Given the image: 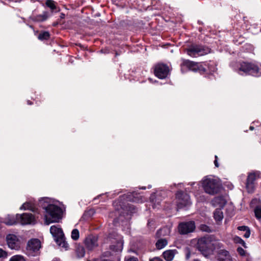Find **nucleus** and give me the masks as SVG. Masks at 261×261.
Instances as JSON below:
<instances>
[{
    "label": "nucleus",
    "instance_id": "obj_1",
    "mask_svg": "<svg viewBox=\"0 0 261 261\" xmlns=\"http://www.w3.org/2000/svg\"><path fill=\"white\" fill-rule=\"evenodd\" d=\"M38 205L45 211L44 215L45 223L46 225L54 222H58L62 219L63 211L62 208L56 205L51 204L48 198H43L39 200Z\"/></svg>",
    "mask_w": 261,
    "mask_h": 261
},
{
    "label": "nucleus",
    "instance_id": "obj_2",
    "mask_svg": "<svg viewBox=\"0 0 261 261\" xmlns=\"http://www.w3.org/2000/svg\"><path fill=\"white\" fill-rule=\"evenodd\" d=\"M181 70L185 71V68L200 74H211L216 71L217 68L214 63H199L189 60L182 59L180 64Z\"/></svg>",
    "mask_w": 261,
    "mask_h": 261
},
{
    "label": "nucleus",
    "instance_id": "obj_3",
    "mask_svg": "<svg viewBox=\"0 0 261 261\" xmlns=\"http://www.w3.org/2000/svg\"><path fill=\"white\" fill-rule=\"evenodd\" d=\"M222 244L215 240L213 236L207 235L198 240L197 248L205 256L213 253L214 250L221 248Z\"/></svg>",
    "mask_w": 261,
    "mask_h": 261
},
{
    "label": "nucleus",
    "instance_id": "obj_4",
    "mask_svg": "<svg viewBox=\"0 0 261 261\" xmlns=\"http://www.w3.org/2000/svg\"><path fill=\"white\" fill-rule=\"evenodd\" d=\"M236 71L240 75H251L258 77L261 76V65L252 62H242L239 63Z\"/></svg>",
    "mask_w": 261,
    "mask_h": 261
},
{
    "label": "nucleus",
    "instance_id": "obj_5",
    "mask_svg": "<svg viewBox=\"0 0 261 261\" xmlns=\"http://www.w3.org/2000/svg\"><path fill=\"white\" fill-rule=\"evenodd\" d=\"M50 232L57 245L67 250L69 246L65 241V238L62 228L59 225H53L50 228Z\"/></svg>",
    "mask_w": 261,
    "mask_h": 261
},
{
    "label": "nucleus",
    "instance_id": "obj_6",
    "mask_svg": "<svg viewBox=\"0 0 261 261\" xmlns=\"http://www.w3.org/2000/svg\"><path fill=\"white\" fill-rule=\"evenodd\" d=\"M202 184L204 191L210 195H214L220 190L219 181L213 177H205Z\"/></svg>",
    "mask_w": 261,
    "mask_h": 261
},
{
    "label": "nucleus",
    "instance_id": "obj_7",
    "mask_svg": "<svg viewBox=\"0 0 261 261\" xmlns=\"http://www.w3.org/2000/svg\"><path fill=\"white\" fill-rule=\"evenodd\" d=\"M41 242L38 239H32L27 243L25 253L29 256H36L40 254Z\"/></svg>",
    "mask_w": 261,
    "mask_h": 261
},
{
    "label": "nucleus",
    "instance_id": "obj_8",
    "mask_svg": "<svg viewBox=\"0 0 261 261\" xmlns=\"http://www.w3.org/2000/svg\"><path fill=\"white\" fill-rule=\"evenodd\" d=\"M6 241L8 247L11 249L15 250H20L23 244V241L20 236L11 233L7 235Z\"/></svg>",
    "mask_w": 261,
    "mask_h": 261
},
{
    "label": "nucleus",
    "instance_id": "obj_9",
    "mask_svg": "<svg viewBox=\"0 0 261 261\" xmlns=\"http://www.w3.org/2000/svg\"><path fill=\"white\" fill-rule=\"evenodd\" d=\"M186 52L192 57H197L208 54L210 52V49L201 45H192L186 49Z\"/></svg>",
    "mask_w": 261,
    "mask_h": 261
},
{
    "label": "nucleus",
    "instance_id": "obj_10",
    "mask_svg": "<svg viewBox=\"0 0 261 261\" xmlns=\"http://www.w3.org/2000/svg\"><path fill=\"white\" fill-rule=\"evenodd\" d=\"M176 198L177 199V206L178 209L188 206L191 204L190 196L181 191L177 192Z\"/></svg>",
    "mask_w": 261,
    "mask_h": 261
},
{
    "label": "nucleus",
    "instance_id": "obj_11",
    "mask_svg": "<svg viewBox=\"0 0 261 261\" xmlns=\"http://www.w3.org/2000/svg\"><path fill=\"white\" fill-rule=\"evenodd\" d=\"M169 67L165 64L160 63L155 66L154 74L160 79H164L167 77L169 74Z\"/></svg>",
    "mask_w": 261,
    "mask_h": 261
},
{
    "label": "nucleus",
    "instance_id": "obj_12",
    "mask_svg": "<svg viewBox=\"0 0 261 261\" xmlns=\"http://www.w3.org/2000/svg\"><path fill=\"white\" fill-rule=\"evenodd\" d=\"M195 229V224L193 221L181 222L178 225V231L181 234L192 232Z\"/></svg>",
    "mask_w": 261,
    "mask_h": 261
},
{
    "label": "nucleus",
    "instance_id": "obj_13",
    "mask_svg": "<svg viewBox=\"0 0 261 261\" xmlns=\"http://www.w3.org/2000/svg\"><path fill=\"white\" fill-rule=\"evenodd\" d=\"M260 173L258 171L249 173L246 183V188L249 193H253L254 190V181L259 176Z\"/></svg>",
    "mask_w": 261,
    "mask_h": 261
},
{
    "label": "nucleus",
    "instance_id": "obj_14",
    "mask_svg": "<svg viewBox=\"0 0 261 261\" xmlns=\"http://www.w3.org/2000/svg\"><path fill=\"white\" fill-rule=\"evenodd\" d=\"M17 219L20 220L22 224H31L34 222L35 217L30 213H24L22 215H16Z\"/></svg>",
    "mask_w": 261,
    "mask_h": 261
},
{
    "label": "nucleus",
    "instance_id": "obj_15",
    "mask_svg": "<svg viewBox=\"0 0 261 261\" xmlns=\"http://www.w3.org/2000/svg\"><path fill=\"white\" fill-rule=\"evenodd\" d=\"M85 244L88 250L93 249L98 246L97 237L93 235L88 236L85 240Z\"/></svg>",
    "mask_w": 261,
    "mask_h": 261
},
{
    "label": "nucleus",
    "instance_id": "obj_16",
    "mask_svg": "<svg viewBox=\"0 0 261 261\" xmlns=\"http://www.w3.org/2000/svg\"><path fill=\"white\" fill-rule=\"evenodd\" d=\"M21 210H29L33 212H37L38 211L37 206L34 200H30L24 203L20 207Z\"/></svg>",
    "mask_w": 261,
    "mask_h": 261
},
{
    "label": "nucleus",
    "instance_id": "obj_17",
    "mask_svg": "<svg viewBox=\"0 0 261 261\" xmlns=\"http://www.w3.org/2000/svg\"><path fill=\"white\" fill-rule=\"evenodd\" d=\"M48 17V13L46 11H44L42 14L35 15L32 14L30 18L35 22H42L46 20Z\"/></svg>",
    "mask_w": 261,
    "mask_h": 261
},
{
    "label": "nucleus",
    "instance_id": "obj_18",
    "mask_svg": "<svg viewBox=\"0 0 261 261\" xmlns=\"http://www.w3.org/2000/svg\"><path fill=\"white\" fill-rule=\"evenodd\" d=\"M213 204L215 206L223 207L226 204V201L224 196H218L215 197L212 200Z\"/></svg>",
    "mask_w": 261,
    "mask_h": 261
},
{
    "label": "nucleus",
    "instance_id": "obj_19",
    "mask_svg": "<svg viewBox=\"0 0 261 261\" xmlns=\"http://www.w3.org/2000/svg\"><path fill=\"white\" fill-rule=\"evenodd\" d=\"M170 229L168 227H163L156 231L155 237L157 238H161L162 237L169 236L170 233Z\"/></svg>",
    "mask_w": 261,
    "mask_h": 261
},
{
    "label": "nucleus",
    "instance_id": "obj_20",
    "mask_svg": "<svg viewBox=\"0 0 261 261\" xmlns=\"http://www.w3.org/2000/svg\"><path fill=\"white\" fill-rule=\"evenodd\" d=\"M176 252V250H166L163 254L164 258L167 261H172Z\"/></svg>",
    "mask_w": 261,
    "mask_h": 261
},
{
    "label": "nucleus",
    "instance_id": "obj_21",
    "mask_svg": "<svg viewBox=\"0 0 261 261\" xmlns=\"http://www.w3.org/2000/svg\"><path fill=\"white\" fill-rule=\"evenodd\" d=\"M75 251L77 257L80 258L85 256V249L83 246L81 245H77L75 246Z\"/></svg>",
    "mask_w": 261,
    "mask_h": 261
},
{
    "label": "nucleus",
    "instance_id": "obj_22",
    "mask_svg": "<svg viewBox=\"0 0 261 261\" xmlns=\"http://www.w3.org/2000/svg\"><path fill=\"white\" fill-rule=\"evenodd\" d=\"M229 256V253L228 251L224 249L220 250L218 253V260L219 261H225Z\"/></svg>",
    "mask_w": 261,
    "mask_h": 261
},
{
    "label": "nucleus",
    "instance_id": "obj_23",
    "mask_svg": "<svg viewBox=\"0 0 261 261\" xmlns=\"http://www.w3.org/2000/svg\"><path fill=\"white\" fill-rule=\"evenodd\" d=\"M110 249L115 252L121 251L123 248V243L121 240L117 241L115 244L110 246Z\"/></svg>",
    "mask_w": 261,
    "mask_h": 261
},
{
    "label": "nucleus",
    "instance_id": "obj_24",
    "mask_svg": "<svg viewBox=\"0 0 261 261\" xmlns=\"http://www.w3.org/2000/svg\"><path fill=\"white\" fill-rule=\"evenodd\" d=\"M168 244V241L166 239H159L155 243V247L158 250L164 248Z\"/></svg>",
    "mask_w": 261,
    "mask_h": 261
},
{
    "label": "nucleus",
    "instance_id": "obj_25",
    "mask_svg": "<svg viewBox=\"0 0 261 261\" xmlns=\"http://www.w3.org/2000/svg\"><path fill=\"white\" fill-rule=\"evenodd\" d=\"M45 4L47 7L50 9L52 12H57L59 11V9L56 6V3L53 0H47L45 2Z\"/></svg>",
    "mask_w": 261,
    "mask_h": 261
},
{
    "label": "nucleus",
    "instance_id": "obj_26",
    "mask_svg": "<svg viewBox=\"0 0 261 261\" xmlns=\"http://www.w3.org/2000/svg\"><path fill=\"white\" fill-rule=\"evenodd\" d=\"M17 217L16 218L13 216L8 215L4 220V223L8 225H12L16 223Z\"/></svg>",
    "mask_w": 261,
    "mask_h": 261
},
{
    "label": "nucleus",
    "instance_id": "obj_27",
    "mask_svg": "<svg viewBox=\"0 0 261 261\" xmlns=\"http://www.w3.org/2000/svg\"><path fill=\"white\" fill-rule=\"evenodd\" d=\"M214 217L216 221H221L223 218V213L220 209H216L214 213Z\"/></svg>",
    "mask_w": 261,
    "mask_h": 261
},
{
    "label": "nucleus",
    "instance_id": "obj_28",
    "mask_svg": "<svg viewBox=\"0 0 261 261\" xmlns=\"http://www.w3.org/2000/svg\"><path fill=\"white\" fill-rule=\"evenodd\" d=\"M50 34L48 32L44 31L41 32L38 35V38L40 40H48L49 38Z\"/></svg>",
    "mask_w": 261,
    "mask_h": 261
},
{
    "label": "nucleus",
    "instance_id": "obj_29",
    "mask_svg": "<svg viewBox=\"0 0 261 261\" xmlns=\"http://www.w3.org/2000/svg\"><path fill=\"white\" fill-rule=\"evenodd\" d=\"M9 261H26V259L23 255L17 254L12 256Z\"/></svg>",
    "mask_w": 261,
    "mask_h": 261
},
{
    "label": "nucleus",
    "instance_id": "obj_30",
    "mask_svg": "<svg viewBox=\"0 0 261 261\" xmlns=\"http://www.w3.org/2000/svg\"><path fill=\"white\" fill-rule=\"evenodd\" d=\"M233 241L236 244H240L242 245L244 248H246L247 246L244 241L238 236H235L233 238Z\"/></svg>",
    "mask_w": 261,
    "mask_h": 261
},
{
    "label": "nucleus",
    "instance_id": "obj_31",
    "mask_svg": "<svg viewBox=\"0 0 261 261\" xmlns=\"http://www.w3.org/2000/svg\"><path fill=\"white\" fill-rule=\"evenodd\" d=\"M254 214L257 219H261V205H258L255 207L254 208Z\"/></svg>",
    "mask_w": 261,
    "mask_h": 261
},
{
    "label": "nucleus",
    "instance_id": "obj_32",
    "mask_svg": "<svg viewBox=\"0 0 261 261\" xmlns=\"http://www.w3.org/2000/svg\"><path fill=\"white\" fill-rule=\"evenodd\" d=\"M71 238L73 240H77L79 238V231L77 229H73L71 232Z\"/></svg>",
    "mask_w": 261,
    "mask_h": 261
},
{
    "label": "nucleus",
    "instance_id": "obj_33",
    "mask_svg": "<svg viewBox=\"0 0 261 261\" xmlns=\"http://www.w3.org/2000/svg\"><path fill=\"white\" fill-rule=\"evenodd\" d=\"M200 229L203 231L210 232L212 231L211 228L205 224H201L200 226Z\"/></svg>",
    "mask_w": 261,
    "mask_h": 261
},
{
    "label": "nucleus",
    "instance_id": "obj_34",
    "mask_svg": "<svg viewBox=\"0 0 261 261\" xmlns=\"http://www.w3.org/2000/svg\"><path fill=\"white\" fill-rule=\"evenodd\" d=\"M135 192L132 191L131 195H132V202H139L140 200L139 197H141L140 196H137V197H135Z\"/></svg>",
    "mask_w": 261,
    "mask_h": 261
},
{
    "label": "nucleus",
    "instance_id": "obj_35",
    "mask_svg": "<svg viewBox=\"0 0 261 261\" xmlns=\"http://www.w3.org/2000/svg\"><path fill=\"white\" fill-rule=\"evenodd\" d=\"M7 256V252L3 249L0 248V258H6Z\"/></svg>",
    "mask_w": 261,
    "mask_h": 261
},
{
    "label": "nucleus",
    "instance_id": "obj_36",
    "mask_svg": "<svg viewBox=\"0 0 261 261\" xmlns=\"http://www.w3.org/2000/svg\"><path fill=\"white\" fill-rule=\"evenodd\" d=\"M237 252L241 256H245V255L246 251L242 247H238L237 248Z\"/></svg>",
    "mask_w": 261,
    "mask_h": 261
},
{
    "label": "nucleus",
    "instance_id": "obj_37",
    "mask_svg": "<svg viewBox=\"0 0 261 261\" xmlns=\"http://www.w3.org/2000/svg\"><path fill=\"white\" fill-rule=\"evenodd\" d=\"M249 228L247 226H240L238 227V229L240 231H246Z\"/></svg>",
    "mask_w": 261,
    "mask_h": 261
},
{
    "label": "nucleus",
    "instance_id": "obj_38",
    "mask_svg": "<svg viewBox=\"0 0 261 261\" xmlns=\"http://www.w3.org/2000/svg\"><path fill=\"white\" fill-rule=\"evenodd\" d=\"M250 230L249 228L248 230H247L245 231V233L244 234V237L245 238H248L250 237Z\"/></svg>",
    "mask_w": 261,
    "mask_h": 261
},
{
    "label": "nucleus",
    "instance_id": "obj_39",
    "mask_svg": "<svg viewBox=\"0 0 261 261\" xmlns=\"http://www.w3.org/2000/svg\"><path fill=\"white\" fill-rule=\"evenodd\" d=\"M215 160L214 161V164L216 167H218L219 164L218 162V156L217 155H215Z\"/></svg>",
    "mask_w": 261,
    "mask_h": 261
},
{
    "label": "nucleus",
    "instance_id": "obj_40",
    "mask_svg": "<svg viewBox=\"0 0 261 261\" xmlns=\"http://www.w3.org/2000/svg\"><path fill=\"white\" fill-rule=\"evenodd\" d=\"M190 255H191L190 252V251L188 250H187V252L186 254V259H189V258H190Z\"/></svg>",
    "mask_w": 261,
    "mask_h": 261
},
{
    "label": "nucleus",
    "instance_id": "obj_41",
    "mask_svg": "<svg viewBox=\"0 0 261 261\" xmlns=\"http://www.w3.org/2000/svg\"><path fill=\"white\" fill-rule=\"evenodd\" d=\"M150 261H163V260L159 257H155L151 259Z\"/></svg>",
    "mask_w": 261,
    "mask_h": 261
},
{
    "label": "nucleus",
    "instance_id": "obj_42",
    "mask_svg": "<svg viewBox=\"0 0 261 261\" xmlns=\"http://www.w3.org/2000/svg\"><path fill=\"white\" fill-rule=\"evenodd\" d=\"M132 261H142L139 260L137 257L132 256Z\"/></svg>",
    "mask_w": 261,
    "mask_h": 261
},
{
    "label": "nucleus",
    "instance_id": "obj_43",
    "mask_svg": "<svg viewBox=\"0 0 261 261\" xmlns=\"http://www.w3.org/2000/svg\"><path fill=\"white\" fill-rule=\"evenodd\" d=\"M131 208H132V214L133 213V211H135V207H134V205H132Z\"/></svg>",
    "mask_w": 261,
    "mask_h": 261
},
{
    "label": "nucleus",
    "instance_id": "obj_44",
    "mask_svg": "<svg viewBox=\"0 0 261 261\" xmlns=\"http://www.w3.org/2000/svg\"><path fill=\"white\" fill-rule=\"evenodd\" d=\"M52 261H60V259L59 258H54Z\"/></svg>",
    "mask_w": 261,
    "mask_h": 261
},
{
    "label": "nucleus",
    "instance_id": "obj_45",
    "mask_svg": "<svg viewBox=\"0 0 261 261\" xmlns=\"http://www.w3.org/2000/svg\"><path fill=\"white\" fill-rule=\"evenodd\" d=\"M60 17H61V18H64L65 17V14H63V13H61Z\"/></svg>",
    "mask_w": 261,
    "mask_h": 261
},
{
    "label": "nucleus",
    "instance_id": "obj_46",
    "mask_svg": "<svg viewBox=\"0 0 261 261\" xmlns=\"http://www.w3.org/2000/svg\"><path fill=\"white\" fill-rule=\"evenodd\" d=\"M125 261H130V257H128L125 259Z\"/></svg>",
    "mask_w": 261,
    "mask_h": 261
},
{
    "label": "nucleus",
    "instance_id": "obj_47",
    "mask_svg": "<svg viewBox=\"0 0 261 261\" xmlns=\"http://www.w3.org/2000/svg\"><path fill=\"white\" fill-rule=\"evenodd\" d=\"M111 253L109 252H106L105 253V255L107 256L108 254H110Z\"/></svg>",
    "mask_w": 261,
    "mask_h": 261
},
{
    "label": "nucleus",
    "instance_id": "obj_48",
    "mask_svg": "<svg viewBox=\"0 0 261 261\" xmlns=\"http://www.w3.org/2000/svg\"><path fill=\"white\" fill-rule=\"evenodd\" d=\"M27 102H28V104L30 105L32 104V102H31L30 100H28Z\"/></svg>",
    "mask_w": 261,
    "mask_h": 261
},
{
    "label": "nucleus",
    "instance_id": "obj_49",
    "mask_svg": "<svg viewBox=\"0 0 261 261\" xmlns=\"http://www.w3.org/2000/svg\"><path fill=\"white\" fill-rule=\"evenodd\" d=\"M250 128V130H253V129H254V127H253V126H250V128Z\"/></svg>",
    "mask_w": 261,
    "mask_h": 261
},
{
    "label": "nucleus",
    "instance_id": "obj_50",
    "mask_svg": "<svg viewBox=\"0 0 261 261\" xmlns=\"http://www.w3.org/2000/svg\"><path fill=\"white\" fill-rule=\"evenodd\" d=\"M141 189H143V190H145V189H146V187H142Z\"/></svg>",
    "mask_w": 261,
    "mask_h": 261
},
{
    "label": "nucleus",
    "instance_id": "obj_51",
    "mask_svg": "<svg viewBox=\"0 0 261 261\" xmlns=\"http://www.w3.org/2000/svg\"><path fill=\"white\" fill-rule=\"evenodd\" d=\"M131 252H132L136 253V252H135V251H133L132 249V250H131Z\"/></svg>",
    "mask_w": 261,
    "mask_h": 261
},
{
    "label": "nucleus",
    "instance_id": "obj_52",
    "mask_svg": "<svg viewBox=\"0 0 261 261\" xmlns=\"http://www.w3.org/2000/svg\"><path fill=\"white\" fill-rule=\"evenodd\" d=\"M151 187V186H149L148 188H150Z\"/></svg>",
    "mask_w": 261,
    "mask_h": 261
}]
</instances>
